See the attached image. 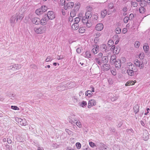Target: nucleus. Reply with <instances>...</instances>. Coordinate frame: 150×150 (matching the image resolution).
<instances>
[{
    "mask_svg": "<svg viewBox=\"0 0 150 150\" xmlns=\"http://www.w3.org/2000/svg\"><path fill=\"white\" fill-rule=\"evenodd\" d=\"M127 31V29L126 28H124L122 31V33L123 34H125Z\"/></svg>",
    "mask_w": 150,
    "mask_h": 150,
    "instance_id": "obj_64",
    "label": "nucleus"
},
{
    "mask_svg": "<svg viewBox=\"0 0 150 150\" xmlns=\"http://www.w3.org/2000/svg\"><path fill=\"white\" fill-rule=\"evenodd\" d=\"M114 64L116 67L119 68L121 67V63L119 60L115 61Z\"/></svg>",
    "mask_w": 150,
    "mask_h": 150,
    "instance_id": "obj_20",
    "label": "nucleus"
},
{
    "mask_svg": "<svg viewBox=\"0 0 150 150\" xmlns=\"http://www.w3.org/2000/svg\"><path fill=\"white\" fill-rule=\"evenodd\" d=\"M101 61L102 63L105 64L104 65L106 66V64L107 63L108 61V59L107 57L106 56H103L102 58ZM106 65L108 66V64H106ZM107 67H108V66H107Z\"/></svg>",
    "mask_w": 150,
    "mask_h": 150,
    "instance_id": "obj_18",
    "label": "nucleus"
},
{
    "mask_svg": "<svg viewBox=\"0 0 150 150\" xmlns=\"http://www.w3.org/2000/svg\"><path fill=\"white\" fill-rule=\"evenodd\" d=\"M45 16L48 17V19L52 20L55 18L54 12L52 11H48L47 15H45Z\"/></svg>",
    "mask_w": 150,
    "mask_h": 150,
    "instance_id": "obj_6",
    "label": "nucleus"
},
{
    "mask_svg": "<svg viewBox=\"0 0 150 150\" xmlns=\"http://www.w3.org/2000/svg\"><path fill=\"white\" fill-rule=\"evenodd\" d=\"M82 55L86 58H89L91 57V54L89 52L87 51L86 52H83Z\"/></svg>",
    "mask_w": 150,
    "mask_h": 150,
    "instance_id": "obj_17",
    "label": "nucleus"
},
{
    "mask_svg": "<svg viewBox=\"0 0 150 150\" xmlns=\"http://www.w3.org/2000/svg\"><path fill=\"white\" fill-rule=\"evenodd\" d=\"M129 19V18L128 17H125L124 19V22L125 23H127Z\"/></svg>",
    "mask_w": 150,
    "mask_h": 150,
    "instance_id": "obj_50",
    "label": "nucleus"
},
{
    "mask_svg": "<svg viewBox=\"0 0 150 150\" xmlns=\"http://www.w3.org/2000/svg\"><path fill=\"white\" fill-rule=\"evenodd\" d=\"M88 19L85 18V17H83L82 18V21L84 24H86L88 21Z\"/></svg>",
    "mask_w": 150,
    "mask_h": 150,
    "instance_id": "obj_41",
    "label": "nucleus"
},
{
    "mask_svg": "<svg viewBox=\"0 0 150 150\" xmlns=\"http://www.w3.org/2000/svg\"><path fill=\"white\" fill-rule=\"evenodd\" d=\"M74 124H76V125L79 128H81L82 127L81 123L79 121H76V122H74Z\"/></svg>",
    "mask_w": 150,
    "mask_h": 150,
    "instance_id": "obj_38",
    "label": "nucleus"
},
{
    "mask_svg": "<svg viewBox=\"0 0 150 150\" xmlns=\"http://www.w3.org/2000/svg\"><path fill=\"white\" fill-rule=\"evenodd\" d=\"M139 57L140 59H143L144 57V53H140L139 55Z\"/></svg>",
    "mask_w": 150,
    "mask_h": 150,
    "instance_id": "obj_51",
    "label": "nucleus"
},
{
    "mask_svg": "<svg viewBox=\"0 0 150 150\" xmlns=\"http://www.w3.org/2000/svg\"><path fill=\"white\" fill-rule=\"evenodd\" d=\"M16 14H17L18 15V16L16 17V21H17L18 19L20 20H22L24 17V16L23 14H21L20 15H19L18 13H16Z\"/></svg>",
    "mask_w": 150,
    "mask_h": 150,
    "instance_id": "obj_22",
    "label": "nucleus"
},
{
    "mask_svg": "<svg viewBox=\"0 0 150 150\" xmlns=\"http://www.w3.org/2000/svg\"><path fill=\"white\" fill-rule=\"evenodd\" d=\"M139 106L138 105H135L133 108V109L134 111V112H135L136 113H137L138 112H139Z\"/></svg>",
    "mask_w": 150,
    "mask_h": 150,
    "instance_id": "obj_26",
    "label": "nucleus"
},
{
    "mask_svg": "<svg viewBox=\"0 0 150 150\" xmlns=\"http://www.w3.org/2000/svg\"><path fill=\"white\" fill-rule=\"evenodd\" d=\"M87 102L85 101H83L79 103V105L83 108H84L87 105Z\"/></svg>",
    "mask_w": 150,
    "mask_h": 150,
    "instance_id": "obj_33",
    "label": "nucleus"
},
{
    "mask_svg": "<svg viewBox=\"0 0 150 150\" xmlns=\"http://www.w3.org/2000/svg\"><path fill=\"white\" fill-rule=\"evenodd\" d=\"M76 12L75 11L73 10L70 12V16L71 17H74L76 15Z\"/></svg>",
    "mask_w": 150,
    "mask_h": 150,
    "instance_id": "obj_39",
    "label": "nucleus"
},
{
    "mask_svg": "<svg viewBox=\"0 0 150 150\" xmlns=\"http://www.w3.org/2000/svg\"><path fill=\"white\" fill-rule=\"evenodd\" d=\"M110 50L111 51H113L114 53L116 54H118L120 51L119 49L116 47L114 45L111 47Z\"/></svg>",
    "mask_w": 150,
    "mask_h": 150,
    "instance_id": "obj_12",
    "label": "nucleus"
},
{
    "mask_svg": "<svg viewBox=\"0 0 150 150\" xmlns=\"http://www.w3.org/2000/svg\"><path fill=\"white\" fill-rule=\"evenodd\" d=\"M79 25L78 24L74 23L71 26V28L72 30H76L79 28Z\"/></svg>",
    "mask_w": 150,
    "mask_h": 150,
    "instance_id": "obj_19",
    "label": "nucleus"
},
{
    "mask_svg": "<svg viewBox=\"0 0 150 150\" xmlns=\"http://www.w3.org/2000/svg\"><path fill=\"white\" fill-rule=\"evenodd\" d=\"M13 67L15 68L16 69H18L21 67V64H15L14 65H13Z\"/></svg>",
    "mask_w": 150,
    "mask_h": 150,
    "instance_id": "obj_31",
    "label": "nucleus"
},
{
    "mask_svg": "<svg viewBox=\"0 0 150 150\" xmlns=\"http://www.w3.org/2000/svg\"><path fill=\"white\" fill-rule=\"evenodd\" d=\"M47 10V7L45 6H42L40 8L37 9L35 13L38 15H40L45 12Z\"/></svg>",
    "mask_w": 150,
    "mask_h": 150,
    "instance_id": "obj_3",
    "label": "nucleus"
},
{
    "mask_svg": "<svg viewBox=\"0 0 150 150\" xmlns=\"http://www.w3.org/2000/svg\"><path fill=\"white\" fill-rule=\"evenodd\" d=\"M118 98V97L116 96H115L112 97L111 98V100L112 101H114L117 100Z\"/></svg>",
    "mask_w": 150,
    "mask_h": 150,
    "instance_id": "obj_61",
    "label": "nucleus"
},
{
    "mask_svg": "<svg viewBox=\"0 0 150 150\" xmlns=\"http://www.w3.org/2000/svg\"><path fill=\"white\" fill-rule=\"evenodd\" d=\"M52 59L51 58V57L50 56H49L47 57L45 61L46 62H49L50 61H52Z\"/></svg>",
    "mask_w": 150,
    "mask_h": 150,
    "instance_id": "obj_49",
    "label": "nucleus"
},
{
    "mask_svg": "<svg viewBox=\"0 0 150 150\" xmlns=\"http://www.w3.org/2000/svg\"><path fill=\"white\" fill-rule=\"evenodd\" d=\"M114 44V42L113 41L111 40H109L108 42L107 45L109 47H112L113 46V45Z\"/></svg>",
    "mask_w": 150,
    "mask_h": 150,
    "instance_id": "obj_32",
    "label": "nucleus"
},
{
    "mask_svg": "<svg viewBox=\"0 0 150 150\" xmlns=\"http://www.w3.org/2000/svg\"><path fill=\"white\" fill-rule=\"evenodd\" d=\"M127 67L128 68L127 72L130 76H134V73L136 72L137 69L134 65L130 62H127Z\"/></svg>",
    "mask_w": 150,
    "mask_h": 150,
    "instance_id": "obj_1",
    "label": "nucleus"
},
{
    "mask_svg": "<svg viewBox=\"0 0 150 150\" xmlns=\"http://www.w3.org/2000/svg\"><path fill=\"white\" fill-rule=\"evenodd\" d=\"M18 121L20 124L21 125L25 126L27 125V123L26 120L25 119L20 118L18 119Z\"/></svg>",
    "mask_w": 150,
    "mask_h": 150,
    "instance_id": "obj_14",
    "label": "nucleus"
},
{
    "mask_svg": "<svg viewBox=\"0 0 150 150\" xmlns=\"http://www.w3.org/2000/svg\"><path fill=\"white\" fill-rule=\"evenodd\" d=\"M121 29L119 28H117L115 30V32L116 33L119 34H120L121 32Z\"/></svg>",
    "mask_w": 150,
    "mask_h": 150,
    "instance_id": "obj_47",
    "label": "nucleus"
},
{
    "mask_svg": "<svg viewBox=\"0 0 150 150\" xmlns=\"http://www.w3.org/2000/svg\"><path fill=\"white\" fill-rule=\"evenodd\" d=\"M86 26L88 28H89L92 25V23L91 22H89V21L86 24Z\"/></svg>",
    "mask_w": 150,
    "mask_h": 150,
    "instance_id": "obj_60",
    "label": "nucleus"
},
{
    "mask_svg": "<svg viewBox=\"0 0 150 150\" xmlns=\"http://www.w3.org/2000/svg\"><path fill=\"white\" fill-rule=\"evenodd\" d=\"M17 14H15L13 15L10 19V23L12 25V24H13L15 22V20H16V16H18Z\"/></svg>",
    "mask_w": 150,
    "mask_h": 150,
    "instance_id": "obj_15",
    "label": "nucleus"
},
{
    "mask_svg": "<svg viewBox=\"0 0 150 150\" xmlns=\"http://www.w3.org/2000/svg\"><path fill=\"white\" fill-rule=\"evenodd\" d=\"M131 5L132 7H135L137 6L138 4L136 2L132 1L131 2Z\"/></svg>",
    "mask_w": 150,
    "mask_h": 150,
    "instance_id": "obj_35",
    "label": "nucleus"
},
{
    "mask_svg": "<svg viewBox=\"0 0 150 150\" xmlns=\"http://www.w3.org/2000/svg\"><path fill=\"white\" fill-rule=\"evenodd\" d=\"M119 61H120L121 63H124L126 61V59L124 57H122Z\"/></svg>",
    "mask_w": 150,
    "mask_h": 150,
    "instance_id": "obj_48",
    "label": "nucleus"
},
{
    "mask_svg": "<svg viewBox=\"0 0 150 150\" xmlns=\"http://www.w3.org/2000/svg\"><path fill=\"white\" fill-rule=\"evenodd\" d=\"M34 30L37 34H42L46 31V28L45 26H41L39 28H35Z\"/></svg>",
    "mask_w": 150,
    "mask_h": 150,
    "instance_id": "obj_2",
    "label": "nucleus"
},
{
    "mask_svg": "<svg viewBox=\"0 0 150 150\" xmlns=\"http://www.w3.org/2000/svg\"><path fill=\"white\" fill-rule=\"evenodd\" d=\"M93 94L91 90H88L86 91L85 93V95L88 96V97L91 96Z\"/></svg>",
    "mask_w": 150,
    "mask_h": 150,
    "instance_id": "obj_29",
    "label": "nucleus"
},
{
    "mask_svg": "<svg viewBox=\"0 0 150 150\" xmlns=\"http://www.w3.org/2000/svg\"><path fill=\"white\" fill-rule=\"evenodd\" d=\"M84 94V92L83 91H81L79 93V95L80 96L83 97Z\"/></svg>",
    "mask_w": 150,
    "mask_h": 150,
    "instance_id": "obj_63",
    "label": "nucleus"
},
{
    "mask_svg": "<svg viewBox=\"0 0 150 150\" xmlns=\"http://www.w3.org/2000/svg\"><path fill=\"white\" fill-rule=\"evenodd\" d=\"M57 89L59 91H63L68 89V88L67 87L66 85H60L57 87Z\"/></svg>",
    "mask_w": 150,
    "mask_h": 150,
    "instance_id": "obj_13",
    "label": "nucleus"
},
{
    "mask_svg": "<svg viewBox=\"0 0 150 150\" xmlns=\"http://www.w3.org/2000/svg\"><path fill=\"white\" fill-rule=\"evenodd\" d=\"M83 14L82 13H79V15H78L79 17L78 18H79L80 19H82V18H83Z\"/></svg>",
    "mask_w": 150,
    "mask_h": 150,
    "instance_id": "obj_58",
    "label": "nucleus"
},
{
    "mask_svg": "<svg viewBox=\"0 0 150 150\" xmlns=\"http://www.w3.org/2000/svg\"><path fill=\"white\" fill-rule=\"evenodd\" d=\"M134 63L136 66L139 67L140 69H142L144 67V64L142 62L139 61L137 59L134 62Z\"/></svg>",
    "mask_w": 150,
    "mask_h": 150,
    "instance_id": "obj_5",
    "label": "nucleus"
},
{
    "mask_svg": "<svg viewBox=\"0 0 150 150\" xmlns=\"http://www.w3.org/2000/svg\"><path fill=\"white\" fill-rule=\"evenodd\" d=\"M95 62L96 63L99 65H100L102 63V61H101L98 58H96L95 59Z\"/></svg>",
    "mask_w": 150,
    "mask_h": 150,
    "instance_id": "obj_37",
    "label": "nucleus"
},
{
    "mask_svg": "<svg viewBox=\"0 0 150 150\" xmlns=\"http://www.w3.org/2000/svg\"><path fill=\"white\" fill-rule=\"evenodd\" d=\"M107 11L106 10H103L101 11V17L103 18L105 16H106L107 14Z\"/></svg>",
    "mask_w": 150,
    "mask_h": 150,
    "instance_id": "obj_27",
    "label": "nucleus"
},
{
    "mask_svg": "<svg viewBox=\"0 0 150 150\" xmlns=\"http://www.w3.org/2000/svg\"><path fill=\"white\" fill-rule=\"evenodd\" d=\"M144 7H141L139 8V11L140 13H143L144 12L145 8Z\"/></svg>",
    "mask_w": 150,
    "mask_h": 150,
    "instance_id": "obj_42",
    "label": "nucleus"
},
{
    "mask_svg": "<svg viewBox=\"0 0 150 150\" xmlns=\"http://www.w3.org/2000/svg\"><path fill=\"white\" fill-rule=\"evenodd\" d=\"M80 20V18H79L76 17L74 18V23H76L77 24H78V23L79 22Z\"/></svg>",
    "mask_w": 150,
    "mask_h": 150,
    "instance_id": "obj_44",
    "label": "nucleus"
},
{
    "mask_svg": "<svg viewBox=\"0 0 150 150\" xmlns=\"http://www.w3.org/2000/svg\"><path fill=\"white\" fill-rule=\"evenodd\" d=\"M101 35V34L99 32H97L96 33L95 35V36H96V37L94 41H95V40H97L98 38V37H100Z\"/></svg>",
    "mask_w": 150,
    "mask_h": 150,
    "instance_id": "obj_45",
    "label": "nucleus"
},
{
    "mask_svg": "<svg viewBox=\"0 0 150 150\" xmlns=\"http://www.w3.org/2000/svg\"><path fill=\"white\" fill-rule=\"evenodd\" d=\"M85 28L81 27L79 28V33H82L85 32Z\"/></svg>",
    "mask_w": 150,
    "mask_h": 150,
    "instance_id": "obj_34",
    "label": "nucleus"
},
{
    "mask_svg": "<svg viewBox=\"0 0 150 150\" xmlns=\"http://www.w3.org/2000/svg\"><path fill=\"white\" fill-rule=\"evenodd\" d=\"M8 68L9 70H12L13 71H15L16 70V69L15 68L13 67V65H10L8 67Z\"/></svg>",
    "mask_w": 150,
    "mask_h": 150,
    "instance_id": "obj_54",
    "label": "nucleus"
},
{
    "mask_svg": "<svg viewBox=\"0 0 150 150\" xmlns=\"http://www.w3.org/2000/svg\"><path fill=\"white\" fill-rule=\"evenodd\" d=\"M93 48L91 50V52L94 54H96L98 52L99 49V46L97 45H94L93 46Z\"/></svg>",
    "mask_w": 150,
    "mask_h": 150,
    "instance_id": "obj_11",
    "label": "nucleus"
},
{
    "mask_svg": "<svg viewBox=\"0 0 150 150\" xmlns=\"http://www.w3.org/2000/svg\"><path fill=\"white\" fill-rule=\"evenodd\" d=\"M145 133H144L143 136V138L144 140L145 141H146L148 140L149 139V136L148 134L146 133V135H145Z\"/></svg>",
    "mask_w": 150,
    "mask_h": 150,
    "instance_id": "obj_36",
    "label": "nucleus"
},
{
    "mask_svg": "<svg viewBox=\"0 0 150 150\" xmlns=\"http://www.w3.org/2000/svg\"><path fill=\"white\" fill-rule=\"evenodd\" d=\"M89 144L92 147H94L95 146V144L91 142H89Z\"/></svg>",
    "mask_w": 150,
    "mask_h": 150,
    "instance_id": "obj_55",
    "label": "nucleus"
},
{
    "mask_svg": "<svg viewBox=\"0 0 150 150\" xmlns=\"http://www.w3.org/2000/svg\"><path fill=\"white\" fill-rule=\"evenodd\" d=\"M140 45V42L139 41H136L135 42L134 44V46L136 48L139 47Z\"/></svg>",
    "mask_w": 150,
    "mask_h": 150,
    "instance_id": "obj_43",
    "label": "nucleus"
},
{
    "mask_svg": "<svg viewBox=\"0 0 150 150\" xmlns=\"http://www.w3.org/2000/svg\"><path fill=\"white\" fill-rule=\"evenodd\" d=\"M103 23H99L97 24L96 26L95 29L98 31H101L103 28Z\"/></svg>",
    "mask_w": 150,
    "mask_h": 150,
    "instance_id": "obj_7",
    "label": "nucleus"
},
{
    "mask_svg": "<svg viewBox=\"0 0 150 150\" xmlns=\"http://www.w3.org/2000/svg\"><path fill=\"white\" fill-rule=\"evenodd\" d=\"M92 19L94 21H96L98 19V16L97 15L94 14L91 16Z\"/></svg>",
    "mask_w": 150,
    "mask_h": 150,
    "instance_id": "obj_40",
    "label": "nucleus"
},
{
    "mask_svg": "<svg viewBox=\"0 0 150 150\" xmlns=\"http://www.w3.org/2000/svg\"><path fill=\"white\" fill-rule=\"evenodd\" d=\"M134 81H129L125 84L126 86H129L130 85H133L134 84L135 82Z\"/></svg>",
    "mask_w": 150,
    "mask_h": 150,
    "instance_id": "obj_30",
    "label": "nucleus"
},
{
    "mask_svg": "<svg viewBox=\"0 0 150 150\" xmlns=\"http://www.w3.org/2000/svg\"><path fill=\"white\" fill-rule=\"evenodd\" d=\"M74 4L73 2H69L68 3H65L64 6V8L65 10L70 9L72 8Z\"/></svg>",
    "mask_w": 150,
    "mask_h": 150,
    "instance_id": "obj_4",
    "label": "nucleus"
},
{
    "mask_svg": "<svg viewBox=\"0 0 150 150\" xmlns=\"http://www.w3.org/2000/svg\"><path fill=\"white\" fill-rule=\"evenodd\" d=\"M76 146L77 149H79L81 148V145L80 143L78 142L76 144Z\"/></svg>",
    "mask_w": 150,
    "mask_h": 150,
    "instance_id": "obj_57",
    "label": "nucleus"
},
{
    "mask_svg": "<svg viewBox=\"0 0 150 150\" xmlns=\"http://www.w3.org/2000/svg\"><path fill=\"white\" fill-rule=\"evenodd\" d=\"M96 100L94 99H91L88 102V107L89 108H91L92 106L96 105Z\"/></svg>",
    "mask_w": 150,
    "mask_h": 150,
    "instance_id": "obj_9",
    "label": "nucleus"
},
{
    "mask_svg": "<svg viewBox=\"0 0 150 150\" xmlns=\"http://www.w3.org/2000/svg\"><path fill=\"white\" fill-rule=\"evenodd\" d=\"M100 49L103 52H107L109 51V50L107 49V46L105 44L101 45L100 47Z\"/></svg>",
    "mask_w": 150,
    "mask_h": 150,
    "instance_id": "obj_16",
    "label": "nucleus"
},
{
    "mask_svg": "<svg viewBox=\"0 0 150 150\" xmlns=\"http://www.w3.org/2000/svg\"><path fill=\"white\" fill-rule=\"evenodd\" d=\"M11 109L14 110H19V108L16 106L12 105L11 106Z\"/></svg>",
    "mask_w": 150,
    "mask_h": 150,
    "instance_id": "obj_53",
    "label": "nucleus"
},
{
    "mask_svg": "<svg viewBox=\"0 0 150 150\" xmlns=\"http://www.w3.org/2000/svg\"><path fill=\"white\" fill-rule=\"evenodd\" d=\"M72 117L71 116V117H69L68 119V120L69 121V122L71 123L72 124H74V122L71 119Z\"/></svg>",
    "mask_w": 150,
    "mask_h": 150,
    "instance_id": "obj_46",
    "label": "nucleus"
},
{
    "mask_svg": "<svg viewBox=\"0 0 150 150\" xmlns=\"http://www.w3.org/2000/svg\"><path fill=\"white\" fill-rule=\"evenodd\" d=\"M111 73L114 76L116 75V72L115 69H113L111 71Z\"/></svg>",
    "mask_w": 150,
    "mask_h": 150,
    "instance_id": "obj_56",
    "label": "nucleus"
},
{
    "mask_svg": "<svg viewBox=\"0 0 150 150\" xmlns=\"http://www.w3.org/2000/svg\"><path fill=\"white\" fill-rule=\"evenodd\" d=\"M48 20V17L45 16L41 20H40V23L42 25H45L46 24L47 21Z\"/></svg>",
    "mask_w": 150,
    "mask_h": 150,
    "instance_id": "obj_10",
    "label": "nucleus"
},
{
    "mask_svg": "<svg viewBox=\"0 0 150 150\" xmlns=\"http://www.w3.org/2000/svg\"><path fill=\"white\" fill-rule=\"evenodd\" d=\"M113 7V4L112 3H110L108 4V8L110 9H112Z\"/></svg>",
    "mask_w": 150,
    "mask_h": 150,
    "instance_id": "obj_59",
    "label": "nucleus"
},
{
    "mask_svg": "<svg viewBox=\"0 0 150 150\" xmlns=\"http://www.w3.org/2000/svg\"><path fill=\"white\" fill-rule=\"evenodd\" d=\"M147 2L145 0H142L140 3V5L141 7H144L147 4Z\"/></svg>",
    "mask_w": 150,
    "mask_h": 150,
    "instance_id": "obj_24",
    "label": "nucleus"
},
{
    "mask_svg": "<svg viewBox=\"0 0 150 150\" xmlns=\"http://www.w3.org/2000/svg\"><path fill=\"white\" fill-rule=\"evenodd\" d=\"M65 3V0H60V4L61 5H64Z\"/></svg>",
    "mask_w": 150,
    "mask_h": 150,
    "instance_id": "obj_62",
    "label": "nucleus"
},
{
    "mask_svg": "<svg viewBox=\"0 0 150 150\" xmlns=\"http://www.w3.org/2000/svg\"><path fill=\"white\" fill-rule=\"evenodd\" d=\"M31 22L34 24L38 25L40 23V19L37 17H33L31 19Z\"/></svg>",
    "mask_w": 150,
    "mask_h": 150,
    "instance_id": "obj_8",
    "label": "nucleus"
},
{
    "mask_svg": "<svg viewBox=\"0 0 150 150\" xmlns=\"http://www.w3.org/2000/svg\"><path fill=\"white\" fill-rule=\"evenodd\" d=\"M107 148V146L106 145L104 144H102L100 146V150H108Z\"/></svg>",
    "mask_w": 150,
    "mask_h": 150,
    "instance_id": "obj_28",
    "label": "nucleus"
},
{
    "mask_svg": "<svg viewBox=\"0 0 150 150\" xmlns=\"http://www.w3.org/2000/svg\"><path fill=\"white\" fill-rule=\"evenodd\" d=\"M143 49L144 52H147L149 50V47L147 44H145L143 47Z\"/></svg>",
    "mask_w": 150,
    "mask_h": 150,
    "instance_id": "obj_25",
    "label": "nucleus"
},
{
    "mask_svg": "<svg viewBox=\"0 0 150 150\" xmlns=\"http://www.w3.org/2000/svg\"><path fill=\"white\" fill-rule=\"evenodd\" d=\"M66 85L67 87L68 88V89L74 87L75 86L73 82L68 83H67Z\"/></svg>",
    "mask_w": 150,
    "mask_h": 150,
    "instance_id": "obj_23",
    "label": "nucleus"
},
{
    "mask_svg": "<svg viewBox=\"0 0 150 150\" xmlns=\"http://www.w3.org/2000/svg\"><path fill=\"white\" fill-rule=\"evenodd\" d=\"M65 131L69 135H72V132L70 130L68 129H66Z\"/></svg>",
    "mask_w": 150,
    "mask_h": 150,
    "instance_id": "obj_52",
    "label": "nucleus"
},
{
    "mask_svg": "<svg viewBox=\"0 0 150 150\" xmlns=\"http://www.w3.org/2000/svg\"><path fill=\"white\" fill-rule=\"evenodd\" d=\"M83 17H85V18L88 19L90 17H91V12L89 11H88L86 12L85 14V16H83Z\"/></svg>",
    "mask_w": 150,
    "mask_h": 150,
    "instance_id": "obj_21",
    "label": "nucleus"
}]
</instances>
